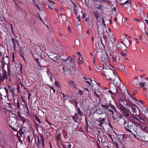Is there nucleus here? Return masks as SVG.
I'll use <instances>...</instances> for the list:
<instances>
[{"label": "nucleus", "mask_w": 148, "mask_h": 148, "mask_svg": "<svg viewBox=\"0 0 148 148\" xmlns=\"http://www.w3.org/2000/svg\"><path fill=\"white\" fill-rule=\"evenodd\" d=\"M131 5V3L128 1H127L123 3V6L124 7L126 8H128L129 6L130 7Z\"/></svg>", "instance_id": "2eb2a0df"}, {"label": "nucleus", "mask_w": 148, "mask_h": 148, "mask_svg": "<svg viewBox=\"0 0 148 148\" xmlns=\"http://www.w3.org/2000/svg\"><path fill=\"white\" fill-rule=\"evenodd\" d=\"M139 85H138L137 86H139L140 87H144L145 85V84L143 82H141L139 83Z\"/></svg>", "instance_id": "c85d7f7f"}, {"label": "nucleus", "mask_w": 148, "mask_h": 148, "mask_svg": "<svg viewBox=\"0 0 148 148\" xmlns=\"http://www.w3.org/2000/svg\"><path fill=\"white\" fill-rule=\"evenodd\" d=\"M3 73V76H1V74H0V81L1 82L3 81L5 79L6 80L8 79L7 75H6V71L4 70Z\"/></svg>", "instance_id": "9d476101"}, {"label": "nucleus", "mask_w": 148, "mask_h": 148, "mask_svg": "<svg viewBox=\"0 0 148 148\" xmlns=\"http://www.w3.org/2000/svg\"><path fill=\"white\" fill-rule=\"evenodd\" d=\"M110 83L113 84L115 88L120 87L121 84V82L119 77H116L114 79L110 81Z\"/></svg>", "instance_id": "7ed1b4c3"}, {"label": "nucleus", "mask_w": 148, "mask_h": 148, "mask_svg": "<svg viewBox=\"0 0 148 148\" xmlns=\"http://www.w3.org/2000/svg\"><path fill=\"white\" fill-rule=\"evenodd\" d=\"M77 54L79 56H81V53L79 52H77Z\"/></svg>", "instance_id": "4d7b16f0"}, {"label": "nucleus", "mask_w": 148, "mask_h": 148, "mask_svg": "<svg viewBox=\"0 0 148 148\" xmlns=\"http://www.w3.org/2000/svg\"><path fill=\"white\" fill-rule=\"evenodd\" d=\"M118 107L120 109V110L123 111L126 110L127 108L122 105H120Z\"/></svg>", "instance_id": "412c9836"}, {"label": "nucleus", "mask_w": 148, "mask_h": 148, "mask_svg": "<svg viewBox=\"0 0 148 148\" xmlns=\"http://www.w3.org/2000/svg\"><path fill=\"white\" fill-rule=\"evenodd\" d=\"M51 89L53 90V93L55 92V90L54 89V88H53V87H51Z\"/></svg>", "instance_id": "bf43d9fd"}, {"label": "nucleus", "mask_w": 148, "mask_h": 148, "mask_svg": "<svg viewBox=\"0 0 148 148\" xmlns=\"http://www.w3.org/2000/svg\"><path fill=\"white\" fill-rule=\"evenodd\" d=\"M138 102L140 103H143V101L142 100H139V101H138Z\"/></svg>", "instance_id": "0e129e2a"}, {"label": "nucleus", "mask_w": 148, "mask_h": 148, "mask_svg": "<svg viewBox=\"0 0 148 148\" xmlns=\"http://www.w3.org/2000/svg\"><path fill=\"white\" fill-rule=\"evenodd\" d=\"M15 91H14L12 93V96L14 98V99L17 96V95H16L15 93Z\"/></svg>", "instance_id": "2f4dec72"}, {"label": "nucleus", "mask_w": 148, "mask_h": 148, "mask_svg": "<svg viewBox=\"0 0 148 148\" xmlns=\"http://www.w3.org/2000/svg\"><path fill=\"white\" fill-rule=\"evenodd\" d=\"M116 109L113 105L111 106L110 108L107 110L106 113L108 115H111L113 114L114 112H116Z\"/></svg>", "instance_id": "20e7f679"}, {"label": "nucleus", "mask_w": 148, "mask_h": 148, "mask_svg": "<svg viewBox=\"0 0 148 148\" xmlns=\"http://www.w3.org/2000/svg\"><path fill=\"white\" fill-rule=\"evenodd\" d=\"M57 57V56H56V54H53L51 55H50L49 57V58L52 59L53 60V58H55L56 57Z\"/></svg>", "instance_id": "bb28decb"}, {"label": "nucleus", "mask_w": 148, "mask_h": 148, "mask_svg": "<svg viewBox=\"0 0 148 148\" xmlns=\"http://www.w3.org/2000/svg\"><path fill=\"white\" fill-rule=\"evenodd\" d=\"M4 89L7 93L6 96L8 97H9V94L8 92V91L10 92H11V93L13 92L14 91H15V89H14L11 86H8V89L5 88Z\"/></svg>", "instance_id": "39448f33"}, {"label": "nucleus", "mask_w": 148, "mask_h": 148, "mask_svg": "<svg viewBox=\"0 0 148 148\" xmlns=\"http://www.w3.org/2000/svg\"><path fill=\"white\" fill-rule=\"evenodd\" d=\"M24 135V132L22 131V129L21 128L19 130V132L17 134V136L19 138H20V136H21V137L22 136L23 137Z\"/></svg>", "instance_id": "dca6fc26"}, {"label": "nucleus", "mask_w": 148, "mask_h": 148, "mask_svg": "<svg viewBox=\"0 0 148 148\" xmlns=\"http://www.w3.org/2000/svg\"><path fill=\"white\" fill-rule=\"evenodd\" d=\"M102 7V5H98V6L97 7V8L98 9H101V8Z\"/></svg>", "instance_id": "a19ab883"}, {"label": "nucleus", "mask_w": 148, "mask_h": 148, "mask_svg": "<svg viewBox=\"0 0 148 148\" xmlns=\"http://www.w3.org/2000/svg\"><path fill=\"white\" fill-rule=\"evenodd\" d=\"M145 21L146 22V23L147 24V25H148V20H146L145 19Z\"/></svg>", "instance_id": "774afa93"}, {"label": "nucleus", "mask_w": 148, "mask_h": 148, "mask_svg": "<svg viewBox=\"0 0 148 148\" xmlns=\"http://www.w3.org/2000/svg\"><path fill=\"white\" fill-rule=\"evenodd\" d=\"M108 36H109V37H111V36H112L113 34H109L108 33Z\"/></svg>", "instance_id": "680f3d73"}, {"label": "nucleus", "mask_w": 148, "mask_h": 148, "mask_svg": "<svg viewBox=\"0 0 148 148\" xmlns=\"http://www.w3.org/2000/svg\"><path fill=\"white\" fill-rule=\"evenodd\" d=\"M106 75L107 76H106V78L108 79H110V81L114 79L116 77H118L116 75L114 71L112 70L109 69L107 70Z\"/></svg>", "instance_id": "f257e3e1"}, {"label": "nucleus", "mask_w": 148, "mask_h": 148, "mask_svg": "<svg viewBox=\"0 0 148 148\" xmlns=\"http://www.w3.org/2000/svg\"><path fill=\"white\" fill-rule=\"evenodd\" d=\"M123 121V125H125L126 124L127 125V127H126V128L128 129L127 131L129 132L132 133V132L129 129L133 127V126L132 125H129V120L127 119H124Z\"/></svg>", "instance_id": "6e6552de"}, {"label": "nucleus", "mask_w": 148, "mask_h": 148, "mask_svg": "<svg viewBox=\"0 0 148 148\" xmlns=\"http://www.w3.org/2000/svg\"><path fill=\"white\" fill-rule=\"evenodd\" d=\"M96 113L99 114H101L102 113V112L100 111V110H97L96 111Z\"/></svg>", "instance_id": "58836bf2"}, {"label": "nucleus", "mask_w": 148, "mask_h": 148, "mask_svg": "<svg viewBox=\"0 0 148 148\" xmlns=\"http://www.w3.org/2000/svg\"><path fill=\"white\" fill-rule=\"evenodd\" d=\"M108 56L106 53H103L101 58V60L103 64L106 63L107 62Z\"/></svg>", "instance_id": "423d86ee"}, {"label": "nucleus", "mask_w": 148, "mask_h": 148, "mask_svg": "<svg viewBox=\"0 0 148 148\" xmlns=\"http://www.w3.org/2000/svg\"><path fill=\"white\" fill-rule=\"evenodd\" d=\"M69 148H70L71 147V145L70 144H69L68 145Z\"/></svg>", "instance_id": "338daca9"}, {"label": "nucleus", "mask_w": 148, "mask_h": 148, "mask_svg": "<svg viewBox=\"0 0 148 148\" xmlns=\"http://www.w3.org/2000/svg\"><path fill=\"white\" fill-rule=\"evenodd\" d=\"M123 114L124 116H126L127 117L129 116V114L128 113V111L127 110V109L126 110L124 111Z\"/></svg>", "instance_id": "393cba45"}, {"label": "nucleus", "mask_w": 148, "mask_h": 148, "mask_svg": "<svg viewBox=\"0 0 148 148\" xmlns=\"http://www.w3.org/2000/svg\"><path fill=\"white\" fill-rule=\"evenodd\" d=\"M127 137V135L125 134L121 135L119 136V139L120 142L123 145L125 143V141Z\"/></svg>", "instance_id": "0eeeda50"}, {"label": "nucleus", "mask_w": 148, "mask_h": 148, "mask_svg": "<svg viewBox=\"0 0 148 148\" xmlns=\"http://www.w3.org/2000/svg\"><path fill=\"white\" fill-rule=\"evenodd\" d=\"M35 5L36 6V7L38 8V9L40 10H41L40 9V8L39 7V6H38V5L37 4H35Z\"/></svg>", "instance_id": "052dcab7"}, {"label": "nucleus", "mask_w": 148, "mask_h": 148, "mask_svg": "<svg viewBox=\"0 0 148 148\" xmlns=\"http://www.w3.org/2000/svg\"><path fill=\"white\" fill-rule=\"evenodd\" d=\"M85 82L87 83L88 85V86H90V83L89 82H88V81H86Z\"/></svg>", "instance_id": "864d4df0"}, {"label": "nucleus", "mask_w": 148, "mask_h": 148, "mask_svg": "<svg viewBox=\"0 0 148 148\" xmlns=\"http://www.w3.org/2000/svg\"><path fill=\"white\" fill-rule=\"evenodd\" d=\"M10 112L12 114L15 115V112L14 111H13L11 110V111H10Z\"/></svg>", "instance_id": "8fccbe9b"}, {"label": "nucleus", "mask_w": 148, "mask_h": 148, "mask_svg": "<svg viewBox=\"0 0 148 148\" xmlns=\"http://www.w3.org/2000/svg\"><path fill=\"white\" fill-rule=\"evenodd\" d=\"M21 120L23 122V123L26 122V120L23 117H21Z\"/></svg>", "instance_id": "473e14b6"}, {"label": "nucleus", "mask_w": 148, "mask_h": 148, "mask_svg": "<svg viewBox=\"0 0 148 148\" xmlns=\"http://www.w3.org/2000/svg\"><path fill=\"white\" fill-rule=\"evenodd\" d=\"M112 117L113 119L114 120H116L118 118V115L117 114V111L116 112H114V113L112 114Z\"/></svg>", "instance_id": "aec40b11"}, {"label": "nucleus", "mask_w": 148, "mask_h": 148, "mask_svg": "<svg viewBox=\"0 0 148 148\" xmlns=\"http://www.w3.org/2000/svg\"><path fill=\"white\" fill-rule=\"evenodd\" d=\"M134 105H133L131 107L132 111L134 113V115H136L137 114L136 109L134 107Z\"/></svg>", "instance_id": "6ab92c4d"}, {"label": "nucleus", "mask_w": 148, "mask_h": 148, "mask_svg": "<svg viewBox=\"0 0 148 148\" xmlns=\"http://www.w3.org/2000/svg\"><path fill=\"white\" fill-rule=\"evenodd\" d=\"M20 86L19 85H18L17 87L16 90L17 91V92L18 93H20L21 92V91L20 90Z\"/></svg>", "instance_id": "72a5a7b5"}, {"label": "nucleus", "mask_w": 148, "mask_h": 148, "mask_svg": "<svg viewBox=\"0 0 148 148\" xmlns=\"http://www.w3.org/2000/svg\"><path fill=\"white\" fill-rule=\"evenodd\" d=\"M139 79L138 77L136 76L134 78V79L132 82V84L134 86H138L139 85Z\"/></svg>", "instance_id": "f8f14e48"}, {"label": "nucleus", "mask_w": 148, "mask_h": 148, "mask_svg": "<svg viewBox=\"0 0 148 148\" xmlns=\"http://www.w3.org/2000/svg\"><path fill=\"white\" fill-rule=\"evenodd\" d=\"M35 119H36V120L38 122H39V123H41V121H40V119H39V118L37 116H35Z\"/></svg>", "instance_id": "e433bc0d"}, {"label": "nucleus", "mask_w": 148, "mask_h": 148, "mask_svg": "<svg viewBox=\"0 0 148 148\" xmlns=\"http://www.w3.org/2000/svg\"><path fill=\"white\" fill-rule=\"evenodd\" d=\"M69 58H70L69 57H68V58H66V59L64 58V59H62L64 61H67L69 60Z\"/></svg>", "instance_id": "3c124183"}, {"label": "nucleus", "mask_w": 148, "mask_h": 148, "mask_svg": "<svg viewBox=\"0 0 148 148\" xmlns=\"http://www.w3.org/2000/svg\"><path fill=\"white\" fill-rule=\"evenodd\" d=\"M121 54L122 56H124V57L126 56V55H127L126 53H124L123 52L121 53Z\"/></svg>", "instance_id": "37998d69"}, {"label": "nucleus", "mask_w": 148, "mask_h": 148, "mask_svg": "<svg viewBox=\"0 0 148 148\" xmlns=\"http://www.w3.org/2000/svg\"><path fill=\"white\" fill-rule=\"evenodd\" d=\"M116 56H113L112 57V60H113V61L114 62H116L117 61V60L116 59Z\"/></svg>", "instance_id": "c9c22d12"}, {"label": "nucleus", "mask_w": 148, "mask_h": 148, "mask_svg": "<svg viewBox=\"0 0 148 148\" xmlns=\"http://www.w3.org/2000/svg\"><path fill=\"white\" fill-rule=\"evenodd\" d=\"M86 33L87 34H90V31L89 30H88L86 32Z\"/></svg>", "instance_id": "e2e57ef3"}, {"label": "nucleus", "mask_w": 148, "mask_h": 148, "mask_svg": "<svg viewBox=\"0 0 148 148\" xmlns=\"http://www.w3.org/2000/svg\"><path fill=\"white\" fill-rule=\"evenodd\" d=\"M78 94L81 95H82L83 94V93L82 91L79 90L78 93Z\"/></svg>", "instance_id": "49530a36"}, {"label": "nucleus", "mask_w": 148, "mask_h": 148, "mask_svg": "<svg viewBox=\"0 0 148 148\" xmlns=\"http://www.w3.org/2000/svg\"><path fill=\"white\" fill-rule=\"evenodd\" d=\"M40 138L38 136H35V142L36 143H37V142L36 140V138L38 140V144L37 146L38 148L39 147V145H40L41 144H42V145L43 146V147H44V138L43 136L41 134H40Z\"/></svg>", "instance_id": "f03ea898"}, {"label": "nucleus", "mask_w": 148, "mask_h": 148, "mask_svg": "<svg viewBox=\"0 0 148 148\" xmlns=\"http://www.w3.org/2000/svg\"><path fill=\"white\" fill-rule=\"evenodd\" d=\"M21 100L24 103L25 102V100L24 99V97L22 96L21 97Z\"/></svg>", "instance_id": "79ce46f5"}, {"label": "nucleus", "mask_w": 148, "mask_h": 148, "mask_svg": "<svg viewBox=\"0 0 148 148\" xmlns=\"http://www.w3.org/2000/svg\"><path fill=\"white\" fill-rule=\"evenodd\" d=\"M86 16V15H85V14L84 13L83 14V15L82 16V18H84Z\"/></svg>", "instance_id": "603ef678"}, {"label": "nucleus", "mask_w": 148, "mask_h": 148, "mask_svg": "<svg viewBox=\"0 0 148 148\" xmlns=\"http://www.w3.org/2000/svg\"><path fill=\"white\" fill-rule=\"evenodd\" d=\"M134 20L138 22H140L141 21V20L135 18H134Z\"/></svg>", "instance_id": "ea45409f"}, {"label": "nucleus", "mask_w": 148, "mask_h": 148, "mask_svg": "<svg viewBox=\"0 0 148 148\" xmlns=\"http://www.w3.org/2000/svg\"><path fill=\"white\" fill-rule=\"evenodd\" d=\"M95 95L98 98L99 97V95L97 94V92L95 91L94 92Z\"/></svg>", "instance_id": "09e8293b"}, {"label": "nucleus", "mask_w": 148, "mask_h": 148, "mask_svg": "<svg viewBox=\"0 0 148 148\" xmlns=\"http://www.w3.org/2000/svg\"><path fill=\"white\" fill-rule=\"evenodd\" d=\"M75 116L76 118L77 119H79L78 114H77V113H75Z\"/></svg>", "instance_id": "c03bdc74"}, {"label": "nucleus", "mask_w": 148, "mask_h": 148, "mask_svg": "<svg viewBox=\"0 0 148 148\" xmlns=\"http://www.w3.org/2000/svg\"><path fill=\"white\" fill-rule=\"evenodd\" d=\"M36 60L37 61V62L38 63V64H40V62H39V59L37 58L36 59Z\"/></svg>", "instance_id": "6e6d98bb"}, {"label": "nucleus", "mask_w": 148, "mask_h": 148, "mask_svg": "<svg viewBox=\"0 0 148 148\" xmlns=\"http://www.w3.org/2000/svg\"><path fill=\"white\" fill-rule=\"evenodd\" d=\"M94 15L95 16L96 19L97 20L99 17V14L97 12H95L94 13Z\"/></svg>", "instance_id": "a878e982"}, {"label": "nucleus", "mask_w": 148, "mask_h": 148, "mask_svg": "<svg viewBox=\"0 0 148 148\" xmlns=\"http://www.w3.org/2000/svg\"><path fill=\"white\" fill-rule=\"evenodd\" d=\"M112 105L110 104H106L104 105H102L101 106L103 109H104L106 112L107 110L110 108Z\"/></svg>", "instance_id": "9b49d317"}, {"label": "nucleus", "mask_w": 148, "mask_h": 148, "mask_svg": "<svg viewBox=\"0 0 148 148\" xmlns=\"http://www.w3.org/2000/svg\"><path fill=\"white\" fill-rule=\"evenodd\" d=\"M131 122L136 125L138 124L139 121V120L135 115L132 116L130 118Z\"/></svg>", "instance_id": "1a4fd4ad"}, {"label": "nucleus", "mask_w": 148, "mask_h": 148, "mask_svg": "<svg viewBox=\"0 0 148 148\" xmlns=\"http://www.w3.org/2000/svg\"><path fill=\"white\" fill-rule=\"evenodd\" d=\"M69 62L71 64L72 63H73V64H75V60L72 58H71V59L69 60Z\"/></svg>", "instance_id": "cd10ccee"}, {"label": "nucleus", "mask_w": 148, "mask_h": 148, "mask_svg": "<svg viewBox=\"0 0 148 148\" xmlns=\"http://www.w3.org/2000/svg\"><path fill=\"white\" fill-rule=\"evenodd\" d=\"M116 42V40L115 39H114L113 42L112 41H111L112 42L113 44L112 49L114 51H115L118 48V46L117 44H115Z\"/></svg>", "instance_id": "4468645a"}, {"label": "nucleus", "mask_w": 148, "mask_h": 148, "mask_svg": "<svg viewBox=\"0 0 148 148\" xmlns=\"http://www.w3.org/2000/svg\"><path fill=\"white\" fill-rule=\"evenodd\" d=\"M55 85L58 87H60V85L58 82L56 81L55 82Z\"/></svg>", "instance_id": "4c0bfd02"}, {"label": "nucleus", "mask_w": 148, "mask_h": 148, "mask_svg": "<svg viewBox=\"0 0 148 148\" xmlns=\"http://www.w3.org/2000/svg\"><path fill=\"white\" fill-rule=\"evenodd\" d=\"M108 135L112 140H113L114 139V137L113 135H112L109 134H108Z\"/></svg>", "instance_id": "7c9ffc66"}, {"label": "nucleus", "mask_w": 148, "mask_h": 148, "mask_svg": "<svg viewBox=\"0 0 148 148\" xmlns=\"http://www.w3.org/2000/svg\"><path fill=\"white\" fill-rule=\"evenodd\" d=\"M85 21L86 22H88L89 21V20L87 18H85Z\"/></svg>", "instance_id": "69168bd1"}, {"label": "nucleus", "mask_w": 148, "mask_h": 148, "mask_svg": "<svg viewBox=\"0 0 148 148\" xmlns=\"http://www.w3.org/2000/svg\"><path fill=\"white\" fill-rule=\"evenodd\" d=\"M102 22L104 24V25L106 26V24L105 23V21H104L103 18H102Z\"/></svg>", "instance_id": "5fc2aeb1"}, {"label": "nucleus", "mask_w": 148, "mask_h": 148, "mask_svg": "<svg viewBox=\"0 0 148 148\" xmlns=\"http://www.w3.org/2000/svg\"><path fill=\"white\" fill-rule=\"evenodd\" d=\"M16 106L18 108H20V103H19L18 101L16 103Z\"/></svg>", "instance_id": "a18cd8bd"}, {"label": "nucleus", "mask_w": 148, "mask_h": 148, "mask_svg": "<svg viewBox=\"0 0 148 148\" xmlns=\"http://www.w3.org/2000/svg\"><path fill=\"white\" fill-rule=\"evenodd\" d=\"M104 119L105 118H103L102 120L100 121L101 122L99 124V126H102V125L105 122Z\"/></svg>", "instance_id": "c756f323"}, {"label": "nucleus", "mask_w": 148, "mask_h": 148, "mask_svg": "<svg viewBox=\"0 0 148 148\" xmlns=\"http://www.w3.org/2000/svg\"><path fill=\"white\" fill-rule=\"evenodd\" d=\"M100 1L101 3H109L108 1L107 0H100Z\"/></svg>", "instance_id": "f704fd0d"}, {"label": "nucleus", "mask_w": 148, "mask_h": 148, "mask_svg": "<svg viewBox=\"0 0 148 148\" xmlns=\"http://www.w3.org/2000/svg\"><path fill=\"white\" fill-rule=\"evenodd\" d=\"M12 42L13 43V48L14 49H15L16 48V44L18 43V42L17 40H15L14 39H12Z\"/></svg>", "instance_id": "a211bd4d"}, {"label": "nucleus", "mask_w": 148, "mask_h": 148, "mask_svg": "<svg viewBox=\"0 0 148 148\" xmlns=\"http://www.w3.org/2000/svg\"><path fill=\"white\" fill-rule=\"evenodd\" d=\"M74 11L76 15V16L77 18L78 19V21L79 22L80 21V19H79V16H77V14L78 11L77 9H74Z\"/></svg>", "instance_id": "5701e85b"}, {"label": "nucleus", "mask_w": 148, "mask_h": 148, "mask_svg": "<svg viewBox=\"0 0 148 148\" xmlns=\"http://www.w3.org/2000/svg\"><path fill=\"white\" fill-rule=\"evenodd\" d=\"M124 119L123 118H122L120 119L119 120V123L121 125H123V121H124Z\"/></svg>", "instance_id": "4be33fe9"}, {"label": "nucleus", "mask_w": 148, "mask_h": 148, "mask_svg": "<svg viewBox=\"0 0 148 148\" xmlns=\"http://www.w3.org/2000/svg\"><path fill=\"white\" fill-rule=\"evenodd\" d=\"M124 45L126 47H127V46H128L131 43V41L127 39H126L125 40H124Z\"/></svg>", "instance_id": "f3484780"}, {"label": "nucleus", "mask_w": 148, "mask_h": 148, "mask_svg": "<svg viewBox=\"0 0 148 148\" xmlns=\"http://www.w3.org/2000/svg\"><path fill=\"white\" fill-rule=\"evenodd\" d=\"M115 147H117V148H119V147L118 145V143H115Z\"/></svg>", "instance_id": "de8ad7c7"}, {"label": "nucleus", "mask_w": 148, "mask_h": 148, "mask_svg": "<svg viewBox=\"0 0 148 148\" xmlns=\"http://www.w3.org/2000/svg\"><path fill=\"white\" fill-rule=\"evenodd\" d=\"M79 60L80 61H82L83 60V58L81 57H80L79 58Z\"/></svg>", "instance_id": "13d9d810"}, {"label": "nucleus", "mask_w": 148, "mask_h": 148, "mask_svg": "<svg viewBox=\"0 0 148 148\" xmlns=\"http://www.w3.org/2000/svg\"><path fill=\"white\" fill-rule=\"evenodd\" d=\"M97 26L98 34H100L103 30V27L101 25L100 26L98 24H97Z\"/></svg>", "instance_id": "ddd939ff"}, {"label": "nucleus", "mask_w": 148, "mask_h": 148, "mask_svg": "<svg viewBox=\"0 0 148 148\" xmlns=\"http://www.w3.org/2000/svg\"><path fill=\"white\" fill-rule=\"evenodd\" d=\"M76 109L77 111L78 114L81 115L82 114V112H81L80 109L79 108L77 107V108H76Z\"/></svg>", "instance_id": "b1692460"}]
</instances>
